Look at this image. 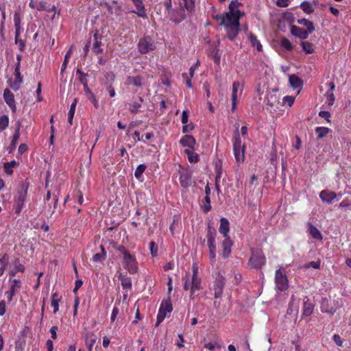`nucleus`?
I'll return each mask as SVG.
<instances>
[{"mask_svg": "<svg viewBox=\"0 0 351 351\" xmlns=\"http://www.w3.org/2000/svg\"><path fill=\"white\" fill-rule=\"evenodd\" d=\"M241 3L237 0L232 1L229 4V12L217 16V19L227 32L228 38L232 40L239 31V19L244 14L239 10Z\"/></svg>", "mask_w": 351, "mask_h": 351, "instance_id": "1", "label": "nucleus"}, {"mask_svg": "<svg viewBox=\"0 0 351 351\" xmlns=\"http://www.w3.org/2000/svg\"><path fill=\"white\" fill-rule=\"evenodd\" d=\"M29 186V182L27 180H25L21 182V184L19 185L17 189V193L14 196L15 213L17 215L20 214L24 206V202L26 199Z\"/></svg>", "mask_w": 351, "mask_h": 351, "instance_id": "2", "label": "nucleus"}, {"mask_svg": "<svg viewBox=\"0 0 351 351\" xmlns=\"http://www.w3.org/2000/svg\"><path fill=\"white\" fill-rule=\"evenodd\" d=\"M172 278H169L168 281V295H170L172 291ZM173 310L172 304L171 303L170 295H169L168 299L162 301L160 305L158 315H157V322L156 323V326H158L165 319L166 317L167 313H171Z\"/></svg>", "mask_w": 351, "mask_h": 351, "instance_id": "3", "label": "nucleus"}, {"mask_svg": "<svg viewBox=\"0 0 351 351\" xmlns=\"http://www.w3.org/2000/svg\"><path fill=\"white\" fill-rule=\"evenodd\" d=\"M266 262L265 256L260 249H251V256L248 261V265L254 269H261Z\"/></svg>", "mask_w": 351, "mask_h": 351, "instance_id": "4", "label": "nucleus"}, {"mask_svg": "<svg viewBox=\"0 0 351 351\" xmlns=\"http://www.w3.org/2000/svg\"><path fill=\"white\" fill-rule=\"evenodd\" d=\"M217 234V232L214 228H213L210 224L208 225V233H207V239H208V246L209 248V255L211 260H215V250L216 245L215 244V236Z\"/></svg>", "mask_w": 351, "mask_h": 351, "instance_id": "5", "label": "nucleus"}, {"mask_svg": "<svg viewBox=\"0 0 351 351\" xmlns=\"http://www.w3.org/2000/svg\"><path fill=\"white\" fill-rule=\"evenodd\" d=\"M123 266L132 274L136 273L138 269L136 258L130 254L123 256Z\"/></svg>", "mask_w": 351, "mask_h": 351, "instance_id": "6", "label": "nucleus"}, {"mask_svg": "<svg viewBox=\"0 0 351 351\" xmlns=\"http://www.w3.org/2000/svg\"><path fill=\"white\" fill-rule=\"evenodd\" d=\"M275 282L276 288L282 291L288 287V280L285 275L282 274L280 269H278L276 272Z\"/></svg>", "mask_w": 351, "mask_h": 351, "instance_id": "7", "label": "nucleus"}, {"mask_svg": "<svg viewBox=\"0 0 351 351\" xmlns=\"http://www.w3.org/2000/svg\"><path fill=\"white\" fill-rule=\"evenodd\" d=\"M180 182L182 187L188 188L192 184V173L186 169H182L179 171Z\"/></svg>", "mask_w": 351, "mask_h": 351, "instance_id": "8", "label": "nucleus"}, {"mask_svg": "<svg viewBox=\"0 0 351 351\" xmlns=\"http://www.w3.org/2000/svg\"><path fill=\"white\" fill-rule=\"evenodd\" d=\"M132 2L135 9L131 10V12L136 14L138 17L147 19V14L143 0H132Z\"/></svg>", "mask_w": 351, "mask_h": 351, "instance_id": "9", "label": "nucleus"}, {"mask_svg": "<svg viewBox=\"0 0 351 351\" xmlns=\"http://www.w3.org/2000/svg\"><path fill=\"white\" fill-rule=\"evenodd\" d=\"M225 285V278L221 274H218L214 282L215 298H220L223 293Z\"/></svg>", "mask_w": 351, "mask_h": 351, "instance_id": "10", "label": "nucleus"}, {"mask_svg": "<svg viewBox=\"0 0 351 351\" xmlns=\"http://www.w3.org/2000/svg\"><path fill=\"white\" fill-rule=\"evenodd\" d=\"M154 48V44L152 40L148 37L141 39L138 43V49L142 53H146L149 51H152Z\"/></svg>", "mask_w": 351, "mask_h": 351, "instance_id": "11", "label": "nucleus"}, {"mask_svg": "<svg viewBox=\"0 0 351 351\" xmlns=\"http://www.w3.org/2000/svg\"><path fill=\"white\" fill-rule=\"evenodd\" d=\"M3 98L5 103L9 106L13 112L16 111V104L14 101V96L10 89H5L3 93Z\"/></svg>", "mask_w": 351, "mask_h": 351, "instance_id": "12", "label": "nucleus"}, {"mask_svg": "<svg viewBox=\"0 0 351 351\" xmlns=\"http://www.w3.org/2000/svg\"><path fill=\"white\" fill-rule=\"evenodd\" d=\"M291 32L293 36L298 37L300 39L307 38L308 37V35L311 34L309 33V32H307L305 29H303L295 25L291 27Z\"/></svg>", "mask_w": 351, "mask_h": 351, "instance_id": "13", "label": "nucleus"}, {"mask_svg": "<svg viewBox=\"0 0 351 351\" xmlns=\"http://www.w3.org/2000/svg\"><path fill=\"white\" fill-rule=\"evenodd\" d=\"M20 128H21V123H20V121H18L15 133L12 137V139L10 146L8 147L10 153H11L16 148V144H17L18 141L20 137Z\"/></svg>", "mask_w": 351, "mask_h": 351, "instance_id": "14", "label": "nucleus"}, {"mask_svg": "<svg viewBox=\"0 0 351 351\" xmlns=\"http://www.w3.org/2000/svg\"><path fill=\"white\" fill-rule=\"evenodd\" d=\"M14 285H11L9 291H6L5 294L8 295V301H12L13 296L15 295L16 290L19 289L21 287V281L18 279L13 280Z\"/></svg>", "mask_w": 351, "mask_h": 351, "instance_id": "15", "label": "nucleus"}, {"mask_svg": "<svg viewBox=\"0 0 351 351\" xmlns=\"http://www.w3.org/2000/svg\"><path fill=\"white\" fill-rule=\"evenodd\" d=\"M319 197L323 202L330 204L336 198L337 195L335 192L324 190L320 193Z\"/></svg>", "mask_w": 351, "mask_h": 351, "instance_id": "16", "label": "nucleus"}, {"mask_svg": "<svg viewBox=\"0 0 351 351\" xmlns=\"http://www.w3.org/2000/svg\"><path fill=\"white\" fill-rule=\"evenodd\" d=\"M196 141L195 138L191 135L186 134L180 141V143L184 147H189L191 149H194V145Z\"/></svg>", "mask_w": 351, "mask_h": 351, "instance_id": "17", "label": "nucleus"}, {"mask_svg": "<svg viewBox=\"0 0 351 351\" xmlns=\"http://www.w3.org/2000/svg\"><path fill=\"white\" fill-rule=\"evenodd\" d=\"M313 308L314 304L310 302L308 297H305L303 302V315L309 316L312 314Z\"/></svg>", "mask_w": 351, "mask_h": 351, "instance_id": "18", "label": "nucleus"}, {"mask_svg": "<svg viewBox=\"0 0 351 351\" xmlns=\"http://www.w3.org/2000/svg\"><path fill=\"white\" fill-rule=\"evenodd\" d=\"M230 228H229V221L228 220L225 218L222 217L220 219V226L219 228V231L221 234L223 235L224 237H226L228 236V233L229 232Z\"/></svg>", "mask_w": 351, "mask_h": 351, "instance_id": "19", "label": "nucleus"}, {"mask_svg": "<svg viewBox=\"0 0 351 351\" xmlns=\"http://www.w3.org/2000/svg\"><path fill=\"white\" fill-rule=\"evenodd\" d=\"M198 66H199V62H197L195 64L191 66L189 73H183L182 74L183 79L186 82V86L188 87L192 86V84L191 83V77H192L193 76L194 71L198 67Z\"/></svg>", "mask_w": 351, "mask_h": 351, "instance_id": "20", "label": "nucleus"}, {"mask_svg": "<svg viewBox=\"0 0 351 351\" xmlns=\"http://www.w3.org/2000/svg\"><path fill=\"white\" fill-rule=\"evenodd\" d=\"M97 337L91 332H87L85 334L86 345L88 351H92L93 346L96 342Z\"/></svg>", "mask_w": 351, "mask_h": 351, "instance_id": "21", "label": "nucleus"}, {"mask_svg": "<svg viewBox=\"0 0 351 351\" xmlns=\"http://www.w3.org/2000/svg\"><path fill=\"white\" fill-rule=\"evenodd\" d=\"M308 232L313 238L317 240H322L323 238L321 232L311 223H308Z\"/></svg>", "mask_w": 351, "mask_h": 351, "instance_id": "22", "label": "nucleus"}, {"mask_svg": "<svg viewBox=\"0 0 351 351\" xmlns=\"http://www.w3.org/2000/svg\"><path fill=\"white\" fill-rule=\"evenodd\" d=\"M85 95L87 98L92 101L94 107L97 109L99 108V103L97 99V93H94L91 89H85Z\"/></svg>", "mask_w": 351, "mask_h": 351, "instance_id": "23", "label": "nucleus"}, {"mask_svg": "<svg viewBox=\"0 0 351 351\" xmlns=\"http://www.w3.org/2000/svg\"><path fill=\"white\" fill-rule=\"evenodd\" d=\"M118 276L119 279L121 281V286L123 289H130L132 287L130 277L123 275L122 273H119Z\"/></svg>", "mask_w": 351, "mask_h": 351, "instance_id": "24", "label": "nucleus"}, {"mask_svg": "<svg viewBox=\"0 0 351 351\" xmlns=\"http://www.w3.org/2000/svg\"><path fill=\"white\" fill-rule=\"evenodd\" d=\"M289 80L292 88H300L303 86V82L295 75H290Z\"/></svg>", "mask_w": 351, "mask_h": 351, "instance_id": "25", "label": "nucleus"}, {"mask_svg": "<svg viewBox=\"0 0 351 351\" xmlns=\"http://www.w3.org/2000/svg\"><path fill=\"white\" fill-rule=\"evenodd\" d=\"M298 23L302 25L305 26L306 27V31L309 32V33H311V34L315 30V27H314L313 22H311V21H309L308 19H300V20H298Z\"/></svg>", "mask_w": 351, "mask_h": 351, "instance_id": "26", "label": "nucleus"}, {"mask_svg": "<svg viewBox=\"0 0 351 351\" xmlns=\"http://www.w3.org/2000/svg\"><path fill=\"white\" fill-rule=\"evenodd\" d=\"M14 22L15 26L16 34H20L23 31V28L21 25V16L19 12H15L14 15Z\"/></svg>", "mask_w": 351, "mask_h": 351, "instance_id": "27", "label": "nucleus"}, {"mask_svg": "<svg viewBox=\"0 0 351 351\" xmlns=\"http://www.w3.org/2000/svg\"><path fill=\"white\" fill-rule=\"evenodd\" d=\"M248 38L252 46L255 47L258 51H262L263 47L255 35L250 34Z\"/></svg>", "mask_w": 351, "mask_h": 351, "instance_id": "28", "label": "nucleus"}, {"mask_svg": "<svg viewBox=\"0 0 351 351\" xmlns=\"http://www.w3.org/2000/svg\"><path fill=\"white\" fill-rule=\"evenodd\" d=\"M125 84L128 86H142L141 80L138 77H128Z\"/></svg>", "mask_w": 351, "mask_h": 351, "instance_id": "29", "label": "nucleus"}, {"mask_svg": "<svg viewBox=\"0 0 351 351\" xmlns=\"http://www.w3.org/2000/svg\"><path fill=\"white\" fill-rule=\"evenodd\" d=\"M18 163L15 160H12L11 162H5L3 164V168L5 172L8 175H12L13 173L12 168L16 166Z\"/></svg>", "mask_w": 351, "mask_h": 351, "instance_id": "30", "label": "nucleus"}, {"mask_svg": "<svg viewBox=\"0 0 351 351\" xmlns=\"http://www.w3.org/2000/svg\"><path fill=\"white\" fill-rule=\"evenodd\" d=\"M330 129L325 127H317L315 129V133L317 134V139L325 137L330 132Z\"/></svg>", "mask_w": 351, "mask_h": 351, "instance_id": "31", "label": "nucleus"}, {"mask_svg": "<svg viewBox=\"0 0 351 351\" xmlns=\"http://www.w3.org/2000/svg\"><path fill=\"white\" fill-rule=\"evenodd\" d=\"M184 153L187 154L188 159L190 162H197L199 161V156L189 149H186Z\"/></svg>", "mask_w": 351, "mask_h": 351, "instance_id": "32", "label": "nucleus"}, {"mask_svg": "<svg viewBox=\"0 0 351 351\" xmlns=\"http://www.w3.org/2000/svg\"><path fill=\"white\" fill-rule=\"evenodd\" d=\"M15 268L10 271V274L11 276H14L18 271L23 272L25 267L19 263V259H16L14 261Z\"/></svg>", "mask_w": 351, "mask_h": 351, "instance_id": "33", "label": "nucleus"}, {"mask_svg": "<svg viewBox=\"0 0 351 351\" xmlns=\"http://www.w3.org/2000/svg\"><path fill=\"white\" fill-rule=\"evenodd\" d=\"M201 289V280L197 278H192L191 286V293H194L195 290Z\"/></svg>", "mask_w": 351, "mask_h": 351, "instance_id": "34", "label": "nucleus"}, {"mask_svg": "<svg viewBox=\"0 0 351 351\" xmlns=\"http://www.w3.org/2000/svg\"><path fill=\"white\" fill-rule=\"evenodd\" d=\"M244 149L245 148L234 149V156L238 162H243L244 160Z\"/></svg>", "mask_w": 351, "mask_h": 351, "instance_id": "35", "label": "nucleus"}, {"mask_svg": "<svg viewBox=\"0 0 351 351\" xmlns=\"http://www.w3.org/2000/svg\"><path fill=\"white\" fill-rule=\"evenodd\" d=\"M301 8L306 14H311L314 12L313 5L308 2H304L301 4Z\"/></svg>", "mask_w": 351, "mask_h": 351, "instance_id": "36", "label": "nucleus"}, {"mask_svg": "<svg viewBox=\"0 0 351 351\" xmlns=\"http://www.w3.org/2000/svg\"><path fill=\"white\" fill-rule=\"evenodd\" d=\"M77 74L78 75V78L81 82V84L84 88H86L88 86V81H87L88 75L81 72L80 70H77Z\"/></svg>", "mask_w": 351, "mask_h": 351, "instance_id": "37", "label": "nucleus"}, {"mask_svg": "<svg viewBox=\"0 0 351 351\" xmlns=\"http://www.w3.org/2000/svg\"><path fill=\"white\" fill-rule=\"evenodd\" d=\"M9 123V118L7 115H2L0 117V130H4Z\"/></svg>", "mask_w": 351, "mask_h": 351, "instance_id": "38", "label": "nucleus"}, {"mask_svg": "<svg viewBox=\"0 0 351 351\" xmlns=\"http://www.w3.org/2000/svg\"><path fill=\"white\" fill-rule=\"evenodd\" d=\"M147 166L144 164L139 165L134 172V176L136 178L139 179L145 170L146 169Z\"/></svg>", "mask_w": 351, "mask_h": 351, "instance_id": "39", "label": "nucleus"}, {"mask_svg": "<svg viewBox=\"0 0 351 351\" xmlns=\"http://www.w3.org/2000/svg\"><path fill=\"white\" fill-rule=\"evenodd\" d=\"M280 45L282 47L288 51H290L293 49L291 43L286 38H282L280 40Z\"/></svg>", "mask_w": 351, "mask_h": 351, "instance_id": "40", "label": "nucleus"}, {"mask_svg": "<svg viewBox=\"0 0 351 351\" xmlns=\"http://www.w3.org/2000/svg\"><path fill=\"white\" fill-rule=\"evenodd\" d=\"M303 51L306 53H311L313 52V45L309 42H302L301 43Z\"/></svg>", "mask_w": 351, "mask_h": 351, "instance_id": "41", "label": "nucleus"}, {"mask_svg": "<svg viewBox=\"0 0 351 351\" xmlns=\"http://www.w3.org/2000/svg\"><path fill=\"white\" fill-rule=\"evenodd\" d=\"M186 10L192 12L195 8V0H183Z\"/></svg>", "mask_w": 351, "mask_h": 351, "instance_id": "42", "label": "nucleus"}, {"mask_svg": "<svg viewBox=\"0 0 351 351\" xmlns=\"http://www.w3.org/2000/svg\"><path fill=\"white\" fill-rule=\"evenodd\" d=\"M234 149L245 148L244 145L242 144L241 139L239 134L237 133L234 136V141L233 143Z\"/></svg>", "mask_w": 351, "mask_h": 351, "instance_id": "43", "label": "nucleus"}, {"mask_svg": "<svg viewBox=\"0 0 351 351\" xmlns=\"http://www.w3.org/2000/svg\"><path fill=\"white\" fill-rule=\"evenodd\" d=\"M237 90H238V89H232V96H231L232 111H234L237 107Z\"/></svg>", "mask_w": 351, "mask_h": 351, "instance_id": "44", "label": "nucleus"}, {"mask_svg": "<svg viewBox=\"0 0 351 351\" xmlns=\"http://www.w3.org/2000/svg\"><path fill=\"white\" fill-rule=\"evenodd\" d=\"M295 96H289V95H287V96H285L282 98V104H287V105L291 107L294 101H295Z\"/></svg>", "mask_w": 351, "mask_h": 351, "instance_id": "45", "label": "nucleus"}, {"mask_svg": "<svg viewBox=\"0 0 351 351\" xmlns=\"http://www.w3.org/2000/svg\"><path fill=\"white\" fill-rule=\"evenodd\" d=\"M106 258V252L97 253L93 256L94 262H101Z\"/></svg>", "mask_w": 351, "mask_h": 351, "instance_id": "46", "label": "nucleus"}, {"mask_svg": "<svg viewBox=\"0 0 351 351\" xmlns=\"http://www.w3.org/2000/svg\"><path fill=\"white\" fill-rule=\"evenodd\" d=\"M149 249L152 255L156 256L157 255L158 245L154 241H152L149 244Z\"/></svg>", "mask_w": 351, "mask_h": 351, "instance_id": "47", "label": "nucleus"}, {"mask_svg": "<svg viewBox=\"0 0 351 351\" xmlns=\"http://www.w3.org/2000/svg\"><path fill=\"white\" fill-rule=\"evenodd\" d=\"M9 263V256L8 254H4L3 256L0 258V263L1 267H6Z\"/></svg>", "mask_w": 351, "mask_h": 351, "instance_id": "48", "label": "nucleus"}, {"mask_svg": "<svg viewBox=\"0 0 351 351\" xmlns=\"http://www.w3.org/2000/svg\"><path fill=\"white\" fill-rule=\"evenodd\" d=\"M327 96L328 106H332L335 101V95L332 93L328 91L325 95Z\"/></svg>", "mask_w": 351, "mask_h": 351, "instance_id": "49", "label": "nucleus"}, {"mask_svg": "<svg viewBox=\"0 0 351 351\" xmlns=\"http://www.w3.org/2000/svg\"><path fill=\"white\" fill-rule=\"evenodd\" d=\"M319 116L325 119L328 123H330V113L328 111H320L319 112Z\"/></svg>", "mask_w": 351, "mask_h": 351, "instance_id": "50", "label": "nucleus"}, {"mask_svg": "<svg viewBox=\"0 0 351 351\" xmlns=\"http://www.w3.org/2000/svg\"><path fill=\"white\" fill-rule=\"evenodd\" d=\"M93 51L95 53H99L102 51L100 43L97 40H96L95 43L93 44Z\"/></svg>", "mask_w": 351, "mask_h": 351, "instance_id": "51", "label": "nucleus"}, {"mask_svg": "<svg viewBox=\"0 0 351 351\" xmlns=\"http://www.w3.org/2000/svg\"><path fill=\"white\" fill-rule=\"evenodd\" d=\"M132 106L131 108H130V111L132 113H136L138 111V109L141 106L140 103H138L137 101H134L133 104L130 105Z\"/></svg>", "mask_w": 351, "mask_h": 351, "instance_id": "52", "label": "nucleus"}, {"mask_svg": "<svg viewBox=\"0 0 351 351\" xmlns=\"http://www.w3.org/2000/svg\"><path fill=\"white\" fill-rule=\"evenodd\" d=\"M194 129V125L192 123L188 125H184L182 127V132L183 133H188L189 131L193 130Z\"/></svg>", "mask_w": 351, "mask_h": 351, "instance_id": "53", "label": "nucleus"}, {"mask_svg": "<svg viewBox=\"0 0 351 351\" xmlns=\"http://www.w3.org/2000/svg\"><path fill=\"white\" fill-rule=\"evenodd\" d=\"M45 1H40L36 5V10L38 11L47 10Z\"/></svg>", "mask_w": 351, "mask_h": 351, "instance_id": "54", "label": "nucleus"}, {"mask_svg": "<svg viewBox=\"0 0 351 351\" xmlns=\"http://www.w3.org/2000/svg\"><path fill=\"white\" fill-rule=\"evenodd\" d=\"M232 245V242L230 238V237L228 235L226 237H225V239L223 240L222 243L223 247H231Z\"/></svg>", "mask_w": 351, "mask_h": 351, "instance_id": "55", "label": "nucleus"}, {"mask_svg": "<svg viewBox=\"0 0 351 351\" xmlns=\"http://www.w3.org/2000/svg\"><path fill=\"white\" fill-rule=\"evenodd\" d=\"M231 253V247H223L222 256L224 258H228Z\"/></svg>", "mask_w": 351, "mask_h": 351, "instance_id": "56", "label": "nucleus"}, {"mask_svg": "<svg viewBox=\"0 0 351 351\" xmlns=\"http://www.w3.org/2000/svg\"><path fill=\"white\" fill-rule=\"evenodd\" d=\"M77 99L75 98L73 99V103L71 104V105L70 106L69 114H75V107H76V105H77Z\"/></svg>", "mask_w": 351, "mask_h": 351, "instance_id": "57", "label": "nucleus"}, {"mask_svg": "<svg viewBox=\"0 0 351 351\" xmlns=\"http://www.w3.org/2000/svg\"><path fill=\"white\" fill-rule=\"evenodd\" d=\"M189 120V113L186 110H184L182 114L181 121L183 124H186Z\"/></svg>", "mask_w": 351, "mask_h": 351, "instance_id": "58", "label": "nucleus"}, {"mask_svg": "<svg viewBox=\"0 0 351 351\" xmlns=\"http://www.w3.org/2000/svg\"><path fill=\"white\" fill-rule=\"evenodd\" d=\"M335 343L340 347L343 346V341L341 339V337L339 335H335L332 337Z\"/></svg>", "mask_w": 351, "mask_h": 351, "instance_id": "59", "label": "nucleus"}, {"mask_svg": "<svg viewBox=\"0 0 351 351\" xmlns=\"http://www.w3.org/2000/svg\"><path fill=\"white\" fill-rule=\"evenodd\" d=\"M6 311V304L4 300H1L0 302V316H2L5 314Z\"/></svg>", "mask_w": 351, "mask_h": 351, "instance_id": "60", "label": "nucleus"}, {"mask_svg": "<svg viewBox=\"0 0 351 351\" xmlns=\"http://www.w3.org/2000/svg\"><path fill=\"white\" fill-rule=\"evenodd\" d=\"M59 299H53V300H51V306L54 308V310H53V313H56V312L58 311V308H59V305H58V302H59Z\"/></svg>", "mask_w": 351, "mask_h": 351, "instance_id": "61", "label": "nucleus"}, {"mask_svg": "<svg viewBox=\"0 0 351 351\" xmlns=\"http://www.w3.org/2000/svg\"><path fill=\"white\" fill-rule=\"evenodd\" d=\"M58 330V326H53L50 328V332L51 334V337L53 339L57 338L56 331Z\"/></svg>", "mask_w": 351, "mask_h": 351, "instance_id": "62", "label": "nucleus"}, {"mask_svg": "<svg viewBox=\"0 0 351 351\" xmlns=\"http://www.w3.org/2000/svg\"><path fill=\"white\" fill-rule=\"evenodd\" d=\"M289 0H277V5L280 7H287L289 5Z\"/></svg>", "mask_w": 351, "mask_h": 351, "instance_id": "63", "label": "nucleus"}, {"mask_svg": "<svg viewBox=\"0 0 351 351\" xmlns=\"http://www.w3.org/2000/svg\"><path fill=\"white\" fill-rule=\"evenodd\" d=\"M308 267L319 269L320 267V261H311L308 263Z\"/></svg>", "mask_w": 351, "mask_h": 351, "instance_id": "64", "label": "nucleus"}]
</instances>
